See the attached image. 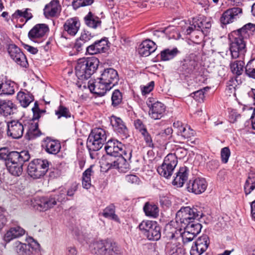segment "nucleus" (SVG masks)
Masks as SVG:
<instances>
[{"label": "nucleus", "mask_w": 255, "mask_h": 255, "mask_svg": "<svg viewBox=\"0 0 255 255\" xmlns=\"http://www.w3.org/2000/svg\"><path fill=\"white\" fill-rule=\"evenodd\" d=\"M255 28V24L249 23L229 35V49L233 59H237L240 55H244L246 52V41Z\"/></svg>", "instance_id": "nucleus-1"}, {"label": "nucleus", "mask_w": 255, "mask_h": 255, "mask_svg": "<svg viewBox=\"0 0 255 255\" xmlns=\"http://www.w3.org/2000/svg\"><path fill=\"white\" fill-rule=\"evenodd\" d=\"M0 156L5 161V166L8 172L14 176H19L23 171V166L25 162L29 161L30 155L28 150L20 152L12 151Z\"/></svg>", "instance_id": "nucleus-2"}, {"label": "nucleus", "mask_w": 255, "mask_h": 255, "mask_svg": "<svg viewBox=\"0 0 255 255\" xmlns=\"http://www.w3.org/2000/svg\"><path fill=\"white\" fill-rule=\"evenodd\" d=\"M99 59L95 57L80 58L75 66V73L81 80L89 79L96 72L99 65Z\"/></svg>", "instance_id": "nucleus-3"}, {"label": "nucleus", "mask_w": 255, "mask_h": 255, "mask_svg": "<svg viewBox=\"0 0 255 255\" xmlns=\"http://www.w3.org/2000/svg\"><path fill=\"white\" fill-rule=\"evenodd\" d=\"M204 214L200 208L189 206L182 207L176 214V221L181 227L185 226L194 220H199Z\"/></svg>", "instance_id": "nucleus-4"}, {"label": "nucleus", "mask_w": 255, "mask_h": 255, "mask_svg": "<svg viewBox=\"0 0 255 255\" xmlns=\"http://www.w3.org/2000/svg\"><path fill=\"white\" fill-rule=\"evenodd\" d=\"M94 253L97 255H122L118 244L110 240H103L94 244Z\"/></svg>", "instance_id": "nucleus-5"}, {"label": "nucleus", "mask_w": 255, "mask_h": 255, "mask_svg": "<svg viewBox=\"0 0 255 255\" xmlns=\"http://www.w3.org/2000/svg\"><path fill=\"white\" fill-rule=\"evenodd\" d=\"M7 52L10 58L21 68H27L28 63L26 56L21 50L7 37L5 42Z\"/></svg>", "instance_id": "nucleus-6"}, {"label": "nucleus", "mask_w": 255, "mask_h": 255, "mask_svg": "<svg viewBox=\"0 0 255 255\" xmlns=\"http://www.w3.org/2000/svg\"><path fill=\"white\" fill-rule=\"evenodd\" d=\"M199 63L198 56L195 53H190L180 61L179 71L185 76L198 72Z\"/></svg>", "instance_id": "nucleus-7"}, {"label": "nucleus", "mask_w": 255, "mask_h": 255, "mask_svg": "<svg viewBox=\"0 0 255 255\" xmlns=\"http://www.w3.org/2000/svg\"><path fill=\"white\" fill-rule=\"evenodd\" d=\"M49 162L46 159H34L27 166L28 175L34 179L43 176L49 169Z\"/></svg>", "instance_id": "nucleus-8"}, {"label": "nucleus", "mask_w": 255, "mask_h": 255, "mask_svg": "<svg viewBox=\"0 0 255 255\" xmlns=\"http://www.w3.org/2000/svg\"><path fill=\"white\" fill-rule=\"evenodd\" d=\"M27 242V244L18 241L15 243V251L18 255H33L38 253L39 243L31 237L28 239Z\"/></svg>", "instance_id": "nucleus-9"}, {"label": "nucleus", "mask_w": 255, "mask_h": 255, "mask_svg": "<svg viewBox=\"0 0 255 255\" xmlns=\"http://www.w3.org/2000/svg\"><path fill=\"white\" fill-rule=\"evenodd\" d=\"M173 127L178 136H180L182 139L186 140L192 144H196L195 140H193L195 136V131L187 126L180 121L174 122Z\"/></svg>", "instance_id": "nucleus-10"}, {"label": "nucleus", "mask_w": 255, "mask_h": 255, "mask_svg": "<svg viewBox=\"0 0 255 255\" xmlns=\"http://www.w3.org/2000/svg\"><path fill=\"white\" fill-rule=\"evenodd\" d=\"M49 31V27L46 24H37L29 31L28 36L32 41L40 43L43 41V37Z\"/></svg>", "instance_id": "nucleus-11"}, {"label": "nucleus", "mask_w": 255, "mask_h": 255, "mask_svg": "<svg viewBox=\"0 0 255 255\" xmlns=\"http://www.w3.org/2000/svg\"><path fill=\"white\" fill-rule=\"evenodd\" d=\"M7 135L12 139H19L23 134L24 125L19 120L7 122Z\"/></svg>", "instance_id": "nucleus-12"}, {"label": "nucleus", "mask_w": 255, "mask_h": 255, "mask_svg": "<svg viewBox=\"0 0 255 255\" xmlns=\"http://www.w3.org/2000/svg\"><path fill=\"white\" fill-rule=\"evenodd\" d=\"M190 251L191 255H201L207 249L209 243V238L207 235H203L193 242Z\"/></svg>", "instance_id": "nucleus-13"}, {"label": "nucleus", "mask_w": 255, "mask_h": 255, "mask_svg": "<svg viewBox=\"0 0 255 255\" xmlns=\"http://www.w3.org/2000/svg\"><path fill=\"white\" fill-rule=\"evenodd\" d=\"M88 87L90 91L99 96H103L113 88L98 78L95 81H89Z\"/></svg>", "instance_id": "nucleus-14"}, {"label": "nucleus", "mask_w": 255, "mask_h": 255, "mask_svg": "<svg viewBox=\"0 0 255 255\" xmlns=\"http://www.w3.org/2000/svg\"><path fill=\"white\" fill-rule=\"evenodd\" d=\"M34 207L40 211H46L56 205L54 198L52 195L36 197L34 199Z\"/></svg>", "instance_id": "nucleus-15"}, {"label": "nucleus", "mask_w": 255, "mask_h": 255, "mask_svg": "<svg viewBox=\"0 0 255 255\" xmlns=\"http://www.w3.org/2000/svg\"><path fill=\"white\" fill-rule=\"evenodd\" d=\"M110 123L114 130L123 138L129 136V131L122 119L116 116L110 117Z\"/></svg>", "instance_id": "nucleus-16"}, {"label": "nucleus", "mask_w": 255, "mask_h": 255, "mask_svg": "<svg viewBox=\"0 0 255 255\" xmlns=\"http://www.w3.org/2000/svg\"><path fill=\"white\" fill-rule=\"evenodd\" d=\"M242 13L243 10L240 7H234L229 8L223 13L220 18V22L224 25L232 23L239 18Z\"/></svg>", "instance_id": "nucleus-17"}, {"label": "nucleus", "mask_w": 255, "mask_h": 255, "mask_svg": "<svg viewBox=\"0 0 255 255\" xmlns=\"http://www.w3.org/2000/svg\"><path fill=\"white\" fill-rule=\"evenodd\" d=\"M100 80L104 81L105 83L109 84L112 88L118 85L119 81L118 73L115 69L109 68L105 69L101 72Z\"/></svg>", "instance_id": "nucleus-18"}, {"label": "nucleus", "mask_w": 255, "mask_h": 255, "mask_svg": "<svg viewBox=\"0 0 255 255\" xmlns=\"http://www.w3.org/2000/svg\"><path fill=\"white\" fill-rule=\"evenodd\" d=\"M207 187V183L205 179L198 177L190 180L187 184V189L189 192L200 194L206 190Z\"/></svg>", "instance_id": "nucleus-19"}, {"label": "nucleus", "mask_w": 255, "mask_h": 255, "mask_svg": "<svg viewBox=\"0 0 255 255\" xmlns=\"http://www.w3.org/2000/svg\"><path fill=\"white\" fill-rule=\"evenodd\" d=\"M108 43V39L106 37L96 40L86 47V53L90 55H94L106 52L109 47Z\"/></svg>", "instance_id": "nucleus-20"}, {"label": "nucleus", "mask_w": 255, "mask_h": 255, "mask_svg": "<svg viewBox=\"0 0 255 255\" xmlns=\"http://www.w3.org/2000/svg\"><path fill=\"white\" fill-rule=\"evenodd\" d=\"M41 147L48 154L56 155L60 150L61 144L58 140L47 136L42 140Z\"/></svg>", "instance_id": "nucleus-21"}, {"label": "nucleus", "mask_w": 255, "mask_h": 255, "mask_svg": "<svg viewBox=\"0 0 255 255\" xmlns=\"http://www.w3.org/2000/svg\"><path fill=\"white\" fill-rule=\"evenodd\" d=\"M149 108V115L153 120H159L162 118L165 112L166 107L159 102H156L153 104H147Z\"/></svg>", "instance_id": "nucleus-22"}, {"label": "nucleus", "mask_w": 255, "mask_h": 255, "mask_svg": "<svg viewBox=\"0 0 255 255\" xmlns=\"http://www.w3.org/2000/svg\"><path fill=\"white\" fill-rule=\"evenodd\" d=\"M94 37V35L86 29H84L81 33L80 36L76 39L74 44V48L78 52L82 51L83 49L86 50L88 47V42Z\"/></svg>", "instance_id": "nucleus-23"}, {"label": "nucleus", "mask_w": 255, "mask_h": 255, "mask_svg": "<svg viewBox=\"0 0 255 255\" xmlns=\"http://www.w3.org/2000/svg\"><path fill=\"white\" fill-rule=\"evenodd\" d=\"M61 6L59 0H52L45 5L43 9V14L47 18L56 17L60 12Z\"/></svg>", "instance_id": "nucleus-24"}, {"label": "nucleus", "mask_w": 255, "mask_h": 255, "mask_svg": "<svg viewBox=\"0 0 255 255\" xmlns=\"http://www.w3.org/2000/svg\"><path fill=\"white\" fill-rule=\"evenodd\" d=\"M81 25L80 21L77 17H74L66 20L63 25L65 32L69 35L74 36L77 33Z\"/></svg>", "instance_id": "nucleus-25"}, {"label": "nucleus", "mask_w": 255, "mask_h": 255, "mask_svg": "<svg viewBox=\"0 0 255 255\" xmlns=\"http://www.w3.org/2000/svg\"><path fill=\"white\" fill-rule=\"evenodd\" d=\"M185 34L189 36V38L193 43L197 44H202L205 35L203 31L198 29L195 28V26H189L186 29Z\"/></svg>", "instance_id": "nucleus-26"}, {"label": "nucleus", "mask_w": 255, "mask_h": 255, "mask_svg": "<svg viewBox=\"0 0 255 255\" xmlns=\"http://www.w3.org/2000/svg\"><path fill=\"white\" fill-rule=\"evenodd\" d=\"M156 49L157 45L153 41L146 39L139 44L138 52L140 56L146 57L154 52Z\"/></svg>", "instance_id": "nucleus-27"}, {"label": "nucleus", "mask_w": 255, "mask_h": 255, "mask_svg": "<svg viewBox=\"0 0 255 255\" xmlns=\"http://www.w3.org/2000/svg\"><path fill=\"white\" fill-rule=\"evenodd\" d=\"M17 110L16 105L10 100L0 99V115L7 117L14 114Z\"/></svg>", "instance_id": "nucleus-28"}, {"label": "nucleus", "mask_w": 255, "mask_h": 255, "mask_svg": "<svg viewBox=\"0 0 255 255\" xmlns=\"http://www.w3.org/2000/svg\"><path fill=\"white\" fill-rule=\"evenodd\" d=\"M255 189V169L250 168L247 173V178L244 186L246 195L250 194Z\"/></svg>", "instance_id": "nucleus-29"}, {"label": "nucleus", "mask_w": 255, "mask_h": 255, "mask_svg": "<svg viewBox=\"0 0 255 255\" xmlns=\"http://www.w3.org/2000/svg\"><path fill=\"white\" fill-rule=\"evenodd\" d=\"M190 26H195V28L200 29L203 31L205 35H208L211 27L210 20L204 16L200 17L194 21Z\"/></svg>", "instance_id": "nucleus-30"}, {"label": "nucleus", "mask_w": 255, "mask_h": 255, "mask_svg": "<svg viewBox=\"0 0 255 255\" xmlns=\"http://www.w3.org/2000/svg\"><path fill=\"white\" fill-rule=\"evenodd\" d=\"M25 232V230L19 226L11 227L5 234L3 240L6 243H9L14 239L22 236Z\"/></svg>", "instance_id": "nucleus-31"}, {"label": "nucleus", "mask_w": 255, "mask_h": 255, "mask_svg": "<svg viewBox=\"0 0 255 255\" xmlns=\"http://www.w3.org/2000/svg\"><path fill=\"white\" fill-rule=\"evenodd\" d=\"M189 169L186 166L181 167L176 173V177L172 181L174 185L182 187L188 179Z\"/></svg>", "instance_id": "nucleus-32"}, {"label": "nucleus", "mask_w": 255, "mask_h": 255, "mask_svg": "<svg viewBox=\"0 0 255 255\" xmlns=\"http://www.w3.org/2000/svg\"><path fill=\"white\" fill-rule=\"evenodd\" d=\"M84 21L88 27L93 29L101 26L102 21L100 18L91 11L84 17Z\"/></svg>", "instance_id": "nucleus-33"}, {"label": "nucleus", "mask_w": 255, "mask_h": 255, "mask_svg": "<svg viewBox=\"0 0 255 255\" xmlns=\"http://www.w3.org/2000/svg\"><path fill=\"white\" fill-rule=\"evenodd\" d=\"M181 230L175 227L172 223L167 224L163 232V238L167 240H171L178 238Z\"/></svg>", "instance_id": "nucleus-34"}, {"label": "nucleus", "mask_w": 255, "mask_h": 255, "mask_svg": "<svg viewBox=\"0 0 255 255\" xmlns=\"http://www.w3.org/2000/svg\"><path fill=\"white\" fill-rule=\"evenodd\" d=\"M166 251L169 255H185V249L179 243L173 244L168 243L166 246Z\"/></svg>", "instance_id": "nucleus-35"}, {"label": "nucleus", "mask_w": 255, "mask_h": 255, "mask_svg": "<svg viewBox=\"0 0 255 255\" xmlns=\"http://www.w3.org/2000/svg\"><path fill=\"white\" fill-rule=\"evenodd\" d=\"M15 83L8 80H0V95H13L14 92Z\"/></svg>", "instance_id": "nucleus-36"}, {"label": "nucleus", "mask_w": 255, "mask_h": 255, "mask_svg": "<svg viewBox=\"0 0 255 255\" xmlns=\"http://www.w3.org/2000/svg\"><path fill=\"white\" fill-rule=\"evenodd\" d=\"M17 99L23 108L28 107L34 100L32 94L27 91H19L17 95Z\"/></svg>", "instance_id": "nucleus-37"}, {"label": "nucleus", "mask_w": 255, "mask_h": 255, "mask_svg": "<svg viewBox=\"0 0 255 255\" xmlns=\"http://www.w3.org/2000/svg\"><path fill=\"white\" fill-rule=\"evenodd\" d=\"M30 10L29 8H25L23 11L19 9L16 10L11 15V20H17L19 19L20 21L22 22L23 21V18H24L25 19V23L26 22L33 16L32 13L29 12Z\"/></svg>", "instance_id": "nucleus-38"}, {"label": "nucleus", "mask_w": 255, "mask_h": 255, "mask_svg": "<svg viewBox=\"0 0 255 255\" xmlns=\"http://www.w3.org/2000/svg\"><path fill=\"white\" fill-rule=\"evenodd\" d=\"M143 210L146 216L156 218L158 216V207L153 202H146L143 206Z\"/></svg>", "instance_id": "nucleus-39"}, {"label": "nucleus", "mask_w": 255, "mask_h": 255, "mask_svg": "<svg viewBox=\"0 0 255 255\" xmlns=\"http://www.w3.org/2000/svg\"><path fill=\"white\" fill-rule=\"evenodd\" d=\"M116 207L114 204H110L103 210L102 215L106 218L112 220L118 223L120 222V219L116 214Z\"/></svg>", "instance_id": "nucleus-40"}, {"label": "nucleus", "mask_w": 255, "mask_h": 255, "mask_svg": "<svg viewBox=\"0 0 255 255\" xmlns=\"http://www.w3.org/2000/svg\"><path fill=\"white\" fill-rule=\"evenodd\" d=\"M244 67L245 62L242 60H236L234 61H231L230 63L231 71L237 77L243 74Z\"/></svg>", "instance_id": "nucleus-41"}, {"label": "nucleus", "mask_w": 255, "mask_h": 255, "mask_svg": "<svg viewBox=\"0 0 255 255\" xmlns=\"http://www.w3.org/2000/svg\"><path fill=\"white\" fill-rule=\"evenodd\" d=\"M41 134V131L38 128V123L32 122L29 125L26 136L27 139L31 140L39 136Z\"/></svg>", "instance_id": "nucleus-42"}, {"label": "nucleus", "mask_w": 255, "mask_h": 255, "mask_svg": "<svg viewBox=\"0 0 255 255\" xmlns=\"http://www.w3.org/2000/svg\"><path fill=\"white\" fill-rule=\"evenodd\" d=\"M105 144L101 141V139H94L92 135H89L86 143V146L88 150L98 151Z\"/></svg>", "instance_id": "nucleus-43"}, {"label": "nucleus", "mask_w": 255, "mask_h": 255, "mask_svg": "<svg viewBox=\"0 0 255 255\" xmlns=\"http://www.w3.org/2000/svg\"><path fill=\"white\" fill-rule=\"evenodd\" d=\"M111 106L116 109L119 108L123 103V94L119 89L114 90L111 96Z\"/></svg>", "instance_id": "nucleus-44"}, {"label": "nucleus", "mask_w": 255, "mask_h": 255, "mask_svg": "<svg viewBox=\"0 0 255 255\" xmlns=\"http://www.w3.org/2000/svg\"><path fill=\"white\" fill-rule=\"evenodd\" d=\"M179 52L176 47L172 49H165L160 52V60L163 61L170 60L173 59Z\"/></svg>", "instance_id": "nucleus-45"}, {"label": "nucleus", "mask_w": 255, "mask_h": 255, "mask_svg": "<svg viewBox=\"0 0 255 255\" xmlns=\"http://www.w3.org/2000/svg\"><path fill=\"white\" fill-rule=\"evenodd\" d=\"M93 167V165H91L82 174V186L86 189H90L92 185L91 177L94 173Z\"/></svg>", "instance_id": "nucleus-46"}, {"label": "nucleus", "mask_w": 255, "mask_h": 255, "mask_svg": "<svg viewBox=\"0 0 255 255\" xmlns=\"http://www.w3.org/2000/svg\"><path fill=\"white\" fill-rule=\"evenodd\" d=\"M156 224V221L150 220H144L142 221L138 225L139 230L142 234L146 237L150 235V231L154 225Z\"/></svg>", "instance_id": "nucleus-47"}, {"label": "nucleus", "mask_w": 255, "mask_h": 255, "mask_svg": "<svg viewBox=\"0 0 255 255\" xmlns=\"http://www.w3.org/2000/svg\"><path fill=\"white\" fill-rule=\"evenodd\" d=\"M161 229L159 225L156 222V224L154 225L150 231V235H147V238L150 241H158L161 236Z\"/></svg>", "instance_id": "nucleus-48"}, {"label": "nucleus", "mask_w": 255, "mask_h": 255, "mask_svg": "<svg viewBox=\"0 0 255 255\" xmlns=\"http://www.w3.org/2000/svg\"><path fill=\"white\" fill-rule=\"evenodd\" d=\"M89 135H92L94 139L101 140L105 143L107 139V134L105 130L102 128L93 129Z\"/></svg>", "instance_id": "nucleus-49"}, {"label": "nucleus", "mask_w": 255, "mask_h": 255, "mask_svg": "<svg viewBox=\"0 0 255 255\" xmlns=\"http://www.w3.org/2000/svg\"><path fill=\"white\" fill-rule=\"evenodd\" d=\"M198 220H194L182 228H186V230L192 232L194 235H197L201 232L202 228V225L198 222Z\"/></svg>", "instance_id": "nucleus-50"}, {"label": "nucleus", "mask_w": 255, "mask_h": 255, "mask_svg": "<svg viewBox=\"0 0 255 255\" xmlns=\"http://www.w3.org/2000/svg\"><path fill=\"white\" fill-rule=\"evenodd\" d=\"M55 115L58 119L62 117L68 119L71 117V114L69 109L62 105H60L57 110H55Z\"/></svg>", "instance_id": "nucleus-51"}, {"label": "nucleus", "mask_w": 255, "mask_h": 255, "mask_svg": "<svg viewBox=\"0 0 255 255\" xmlns=\"http://www.w3.org/2000/svg\"><path fill=\"white\" fill-rule=\"evenodd\" d=\"M178 163V160L176 158V157L172 153H169L164 158L163 163L166 165V167H169L172 169L174 170V168L176 166Z\"/></svg>", "instance_id": "nucleus-52"}, {"label": "nucleus", "mask_w": 255, "mask_h": 255, "mask_svg": "<svg viewBox=\"0 0 255 255\" xmlns=\"http://www.w3.org/2000/svg\"><path fill=\"white\" fill-rule=\"evenodd\" d=\"M245 68L246 74L250 78L255 79V58L250 60Z\"/></svg>", "instance_id": "nucleus-53"}, {"label": "nucleus", "mask_w": 255, "mask_h": 255, "mask_svg": "<svg viewBox=\"0 0 255 255\" xmlns=\"http://www.w3.org/2000/svg\"><path fill=\"white\" fill-rule=\"evenodd\" d=\"M169 167H166V165L162 163L160 166L158 167L157 171L160 175L168 179L172 175L173 171L174 170L172 168H169Z\"/></svg>", "instance_id": "nucleus-54"}, {"label": "nucleus", "mask_w": 255, "mask_h": 255, "mask_svg": "<svg viewBox=\"0 0 255 255\" xmlns=\"http://www.w3.org/2000/svg\"><path fill=\"white\" fill-rule=\"evenodd\" d=\"M66 189L65 188H62L55 194H52L56 201V204H57V202L62 203L69 200L66 196Z\"/></svg>", "instance_id": "nucleus-55"}, {"label": "nucleus", "mask_w": 255, "mask_h": 255, "mask_svg": "<svg viewBox=\"0 0 255 255\" xmlns=\"http://www.w3.org/2000/svg\"><path fill=\"white\" fill-rule=\"evenodd\" d=\"M65 172V170L60 166L56 168H51L49 169V177L51 179L58 178L63 176Z\"/></svg>", "instance_id": "nucleus-56"}, {"label": "nucleus", "mask_w": 255, "mask_h": 255, "mask_svg": "<svg viewBox=\"0 0 255 255\" xmlns=\"http://www.w3.org/2000/svg\"><path fill=\"white\" fill-rule=\"evenodd\" d=\"M94 0H73L72 5L74 9H77L80 7L91 5Z\"/></svg>", "instance_id": "nucleus-57"}, {"label": "nucleus", "mask_w": 255, "mask_h": 255, "mask_svg": "<svg viewBox=\"0 0 255 255\" xmlns=\"http://www.w3.org/2000/svg\"><path fill=\"white\" fill-rule=\"evenodd\" d=\"M116 141L117 139H111L106 142L105 149L108 154L111 155L114 153Z\"/></svg>", "instance_id": "nucleus-58"}, {"label": "nucleus", "mask_w": 255, "mask_h": 255, "mask_svg": "<svg viewBox=\"0 0 255 255\" xmlns=\"http://www.w3.org/2000/svg\"><path fill=\"white\" fill-rule=\"evenodd\" d=\"M231 155V151L228 147H225L221 150V159L223 163H227Z\"/></svg>", "instance_id": "nucleus-59"}, {"label": "nucleus", "mask_w": 255, "mask_h": 255, "mask_svg": "<svg viewBox=\"0 0 255 255\" xmlns=\"http://www.w3.org/2000/svg\"><path fill=\"white\" fill-rule=\"evenodd\" d=\"M128 160L119 158V170L122 172H126L130 169V165Z\"/></svg>", "instance_id": "nucleus-60"}, {"label": "nucleus", "mask_w": 255, "mask_h": 255, "mask_svg": "<svg viewBox=\"0 0 255 255\" xmlns=\"http://www.w3.org/2000/svg\"><path fill=\"white\" fill-rule=\"evenodd\" d=\"M188 153V151L186 149L183 147H177L176 148L175 150V152L173 154L176 157V158L177 159H183L185 157Z\"/></svg>", "instance_id": "nucleus-61"}, {"label": "nucleus", "mask_w": 255, "mask_h": 255, "mask_svg": "<svg viewBox=\"0 0 255 255\" xmlns=\"http://www.w3.org/2000/svg\"><path fill=\"white\" fill-rule=\"evenodd\" d=\"M190 96L199 103L203 102L205 98L204 92L200 90L191 93Z\"/></svg>", "instance_id": "nucleus-62"}, {"label": "nucleus", "mask_w": 255, "mask_h": 255, "mask_svg": "<svg viewBox=\"0 0 255 255\" xmlns=\"http://www.w3.org/2000/svg\"><path fill=\"white\" fill-rule=\"evenodd\" d=\"M123 148H125V145L117 140L114 148V152L112 153L111 156L119 157L120 156V154L122 153V151H123L122 150Z\"/></svg>", "instance_id": "nucleus-63"}, {"label": "nucleus", "mask_w": 255, "mask_h": 255, "mask_svg": "<svg viewBox=\"0 0 255 255\" xmlns=\"http://www.w3.org/2000/svg\"><path fill=\"white\" fill-rule=\"evenodd\" d=\"M122 150V153L120 154V156L118 157L130 160L132 156L131 150L129 148H127L125 146Z\"/></svg>", "instance_id": "nucleus-64"}]
</instances>
